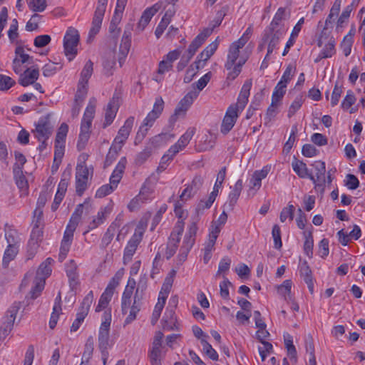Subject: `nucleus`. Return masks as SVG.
I'll return each instance as SVG.
<instances>
[{"label": "nucleus", "instance_id": "obj_4", "mask_svg": "<svg viewBox=\"0 0 365 365\" xmlns=\"http://www.w3.org/2000/svg\"><path fill=\"white\" fill-rule=\"evenodd\" d=\"M80 41V35L77 29L68 27L63 38L64 53L69 61L77 54V46Z\"/></svg>", "mask_w": 365, "mask_h": 365}, {"label": "nucleus", "instance_id": "obj_30", "mask_svg": "<svg viewBox=\"0 0 365 365\" xmlns=\"http://www.w3.org/2000/svg\"><path fill=\"white\" fill-rule=\"evenodd\" d=\"M292 166L294 171L300 178H309L312 182H315V177L309 173L306 163L296 158L292 161Z\"/></svg>", "mask_w": 365, "mask_h": 365}, {"label": "nucleus", "instance_id": "obj_29", "mask_svg": "<svg viewBox=\"0 0 365 365\" xmlns=\"http://www.w3.org/2000/svg\"><path fill=\"white\" fill-rule=\"evenodd\" d=\"M93 63L91 61H88L81 73V78L78 82V89L77 90H82L83 89L85 91L87 92V84L88 82L89 78H91L92 73H93Z\"/></svg>", "mask_w": 365, "mask_h": 365}, {"label": "nucleus", "instance_id": "obj_53", "mask_svg": "<svg viewBox=\"0 0 365 365\" xmlns=\"http://www.w3.org/2000/svg\"><path fill=\"white\" fill-rule=\"evenodd\" d=\"M215 199L216 198L214 197V195H209L207 200H201L196 207L197 214L199 215L202 213L205 210L209 209L215 202Z\"/></svg>", "mask_w": 365, "mask_h": 365}, {"label": "nucleus", "instance_id": "obj_14", "mask_svg": "<svg viewBox=\"0 0 365 365\" xmlns=\"http://www.w3.org/2000/svg\"><path fill=\"white\" fill-rule=\"evenodd\" d=\"M282 31L280 30H270L266 33L262 40L264 43H268L267 46V53L264 58V60H267L268 56L272 53L273 51L276 48L277 46L279 43L280 38L282 37Z\"/></svg>", "mask_w": 365, "mask_h": 365}, {"label": "nucleus", "instance_id": "obj_51", "mask_svg": "<svg viewBox=\"0 0 365 365\" xmlns=\"http://www.w3.org/2000/svg\"><path fill=\"white\" fill-rule=\"evenodd\" d=\"M285 18V9L281 7L279 8L277 13L275 14L271 24H270V30L276 31L277 30V26L280 24L281 21Z\"/></svg>", "mask_w": 365, "mask_h": 365}, {"label": "nucleus", "instance_id": "obj_31", "mask_svg": "<svg viewBox=\"0 0 365 365\" xmlns=\"http://www.w3.org/2000/svg\"><path fill=\"white\" fill-rule=\"evenodd\" d=\"M218 47L217 40L210 43L197 56L195 63L200 64L202 67L205 63L214 54Z\"/></svg>", "mask_w": 365, "mask_h": 365}, {"label": "nucleus", "instance_id": "obj_21", "mask_svg": "<svg viewBox=\"0 0 365 365\" xmlns=\"http://www.w3.org/2000/svg\"><path fill=\"white\" fill-rule=\"evenodd\" d=\"M113 210V205L109 204L103 207H101L97 215L93 217V220L89 223L88 227L89 230L96 229L98 226L103 224Z\"/></svg>", "mask_w": 365, "mask_h": 365}, {"label": "nucleus", "instance_id": "obj_37", "mask_svg": "<svg viewBox=\"0 0 365 365\" xmlns=\"http://www.w3.org/2000/svg\"><path fill=\"white\" fill-rule=\"evenodd\" d=\"M247 59V58L241 57L239 61H237V63L231 66L230 68L227 69L228 71L227 80L233 81L240 75L242 67L246 63Z\"/></svg>", "mask_w": 365, "mask_h": 365}, {"label": "nucleus", "instance_id": "obj_63", "mask_svg": "<svg viewBox=\"0 0 365 365\" xmlns=\"http://www.w3.org/2000/svg\"><path fill=\"white\" fill-rule=\"evenodd\" d=\"M193 245L182 242V245L180 250V253L178 256V264H182L187 259V255Z\"/></svg>", "mask_w": 365, "mask_h": 365}, {"label": "nucleus", "instance_id": "obj_41", "mask_svg": "<svg viewBox=\"0 0 365 365\" xmlns=\"http://www.w3.org/2000/svg\"><path fill=\"white\" fill-rule=\"evenodd\" d=\"M124 274L123 269H120L116 272L115 275L110 280L105 290L113 294L115 289L119 285L121 279Z\"/></svg>", "mask_w": 365, "mask_h": 365}, {"label": "nucleus", "instance_id": "obj_54", "mask_svg": "<svg viewBox=\"0 0 365 365\" xmlns=\"http://www.w3.org/2000/svg\"><path fill=\"white\" fill-rule=\"evenodd\" d=\"M29 9L34 11L41 12L46 7V0H26Z\"/></svg>", "mask_w": 365, "mask_h": 365}, {"label": "nucleus", "instance_id": "obj_27", "mask_svg": "<svg viewBox=\"0 0 365 365\" xmlns=\"http://www.w3.org/2000/svg\"><path fill=\"white\" fill-rule=\"evenodd\" d=\"M118 110V101L114 98L108 103L105 112V120L103 127L105 128L110 125L115 118L117 111Z\"/></svg>", "mask_w": 365, "mask_h": 365}, {"label": "nucleus", "instance_id": "obj_43", "mask_svg": "<svg viewBox=\"0 0 365 365\" xmlns=\"http://www.w3.org/2000/svg\"><path fill=\"white\" fill-rule=\"evenodd\" d=\"M231 262L232 261L230 257H224L219 263L218 269L215 274V277L222 276L224 279V277H226V274L230 268Z\"/></svg>", "mask_w": 365, "mask_h": 365}, {"label": "nucleus", "instance_id": "obj_25", "mask_svg": "<svg viewBox=\"0 0 365 365\" xmlns=\"http://www.w3.org/2000/svg\"><path fill=\"white\" fill-rule=\"evenodd\" d=\"M43 237V225H35L31 233L30 240L28 243L29 250L35 252L39 246V242Z\"/></svg>", "mask_w": 365, "mask_h": 365}, {"label": "nucleus", "instance_id": "obj_2", "mask_svg": "<svg viewBox=\"0 0 365 365\" xmlns=\"http://www.w3.org/2000/svg\"><path fill=\"white\" fill-rule=\"evenodd\" d=\"M95 114V104L90 101L83 114V117L81 124V132L78 137L77 147L79 150L85 148L91 133V127L92 120Z\"/></svg>", "mask_w": 365, "mask_h": 365}, {"label": "nucleus", "instance_id": "obj_55", "mask_svg": "<svg viewBox=\"0 0 365 365\" xmlns=\"http://www.w3.org/2000/svg\"><path fill=\"white\" fill-rule=\"evenodd\" d=\"M342 93L343 86L341 85H339V83L336 82L334 85V88L331 96V105L332 107H334L339 103Z\"/></svg>", "mask_w": 365, "mask_h": 365}, {"label": "nucleus", "instance_id": "obj_15", "mask_svg": "<svg viewBox=\"0 0 365 365\" xmlns=\"http://www.w3.org/2000/svg\"><path fill=\"white\" fill-rule=\"evenodd\" d=\"M269 169L268 166H264L262 170H255L253 173L250 180V193L252 192V195H255L259 190L262 186V180L267 176Z\"/></svg>", "mask_w": 365, "mask_h": 365}, {"label": "nucleus", "instance_id": "obj_18", "mask_svg": "<svg viewBox=\"0 0 365 365\" xmlns=\"http://www.w3.org/2000/svg\"><path fill=\"white\" fill-rule=\"evenodd\" d=\"M164 108V101L161 97L157 98L153 110L148 114L143 120V126L150 128L155 120L160 116Z\"/></svg>", "mask_w": 365, "mask_h": 365}, {"label": "nucleus", "instance_id": "obj_56", "mask_svg": "<svg viewBox=\"0 0 365 365\" xmlns=\"http://www.w3.org/2000/svg\"><path fill=\"white\" fill-rule=\"evenodd\" d=\"M284 344L287 350L288 355L292 358L296 359L297 351L293 344L292 336L287 334L284 336Z\"/></svg>", "mask_w": 365, "mask_h": 365}, {"label": "nucleus", "instance_id": "obj_32", "mask_svg": "<svg viewBox=\"0 0 365 365\" xmlns=\"http://www.w3.org/2000/svg\"><path fill=\"white\" fill-rule=\"evenodd\" d=\"M9 237H10V235H9V237H6L9 242V245L4 252V255L3 257V265L5 267L8 266L10 261L13 260L15 258L19 251V247L17 245V243L14 242V239L11 242Z\"/></svg>", "mask_w": 365, "mask_h": 365}, {"label": "nucleus", "instance_id": "obj_13", "mask_svg": "<svg viewBox=\"0 0 365 365\" xmlns=\"http://www.w3.org/2000/svg\"><path fill=\"white\" fill-rule=\"evenodd\" d=\"M240 113L235 107L230 106L228 108L221 125V132L222 133L227 134L231 130Z\"/></svg>", "mask_w": 365, "mask_h": 365}, {"label": "nucleus", "instance_id": "obj_34", "mask_svg": "<svg viewBox=\"0 0 365 365\" xmlns=\"http://www.w3.org/2000/svg\"><path fill=\"white\" fill-rule=\"evenodd\" d=\"M86 91H85L83 89L77 90L75 95L73 105L71 109V117L73 118H75L78 115L81 105L86 96Z\"/></svg>", "mask_w": 365, "mask_h": 365}, {"label": "nucleus", "instance_id": "obj_9", "mask_svg": "<svg viewBox=\"0 0 365 365\" xmlns=\"http://www.w3.org/2000/svg\"><path fill=\"white\" fill-rule=\"evenodd\" d=\"M35 129L32 130L35 138L38 140L47 141L53 132V125L50 121L49 115L43 116L39 118L35 124Z\"/></svg>", "mask_w": 365, "mask_h": 365}, {"label": "nucleus", "instance_id": "obj_64", "mask_svg": "<svg viewBox=\"0 0 365 365\" xmlns=\"http://www.w3.org/2000/svg\"><path fill=\"white\" fill-rule=\"evenodd\" d=\"M356 102V97L352 91H347L346 95L341 103V108L347 110L351 107Z\"/></svg>", "mask_w": 365, "mask_h": 365}, {"label": "nucleus", "instance_id": "obj_42", "mask_svg": "<svg viewBox=\"0 0 365 365\" xmlns=\"http://www.w3.org/2000/svg\"><path fill=\"white\" fill-rule=\"evenodd\" d=\"M292 282L289 279H287L283 283L277 286V292L279 294L284 297L285 300H292L291 289Z\"/></svg>", "mask_w": 365, "mask_h": 365}, {"label": "nucleus", "instance_id": "obj_11", "mask_svg": "<svg viewBox=\"0 0 365 365\" xmlns=\"http://www.w3.org/2000/svg\"><path fill=\"white\" fill-rule=\"evenodd\" d=\"M111 317L109 315L101 324L98 337V347L100 351H108L110 347V326Z\"/></svg>", "mask_w": 365, "mask_h": 365}, {"label": "nucleus", "instance_id": "obj_23", "mask_svg": "<svg viewBox=\"0 0 365 365\" xmlns=\"http://www.w3.org/2000/svg\"><path fill=\"white\" fill-rule=\"evenodd\" d=\"M361 235V230L360 227L354 225L353 227V230L347 233L344 231V229H341V230L338 231L337 232V237L339 242L343 245L346 246L348 245L350 239H354L355 240H357L360 238Z\"/></svg>", "mask_w": 365, "mask_h": 365}, {"label": "nucleus", "instance_id": "obj_38", "mask_svg": "<svg viewBox=\"0 0 365 365\" xmlns=\"http://www.w3.org/2000/svg\"><path fill=\"white\" fill-rule=\"evenodd\" d=\"M197 217H194L190 222L187 233L185 235L183 242L193 245L195 241V235L197 230Z\"/></svg>", "mask_w": 365, "mask_h": 365}, {"label": "nucleus", "instance_id": "obj_5", "mask_svg": "<svg viewBox=\"0 0 365 365\" xmlns=\"http://www.w3.org/2000/svg\"><path fill=\"white\" fill-rule=\"evenodd\" d=\"M93 168H88L85 163L78 164L76 168V191L81 196L88 188V179L93 176Z\"/></svg>", "mask_w": 365, "mask_h": 365}, {"label": "nucleus", "instance_id": "obj_46", "mask_svg": "<svg viewBox=\"0 0 365 365\" xmlns=\"http://www.w3.org/2000/svg\"><path fill=\"white\" fill-rule=\"evenodd\" d=\"M94 350V339L92 336H89L84 346V351L82 355V358L85 359L86 363H88L91 359Z\"/></svg>", "mask_w": 365, "mask_h": 365}, {"label": "nucleus", "instance_id": "obj_35", "mask_svg": "<svg viewBox=\"0 0 365 365\" xmlns=\"http://www.w3.org/2000/svg\"><path fill=\"white\" fill-rule=\"evenodd\" d=\"M312 226L310 225V229L304 231L303 235L305 239L304 243V251L307 257L309 258L313 256V247H314V239L312 236Z\"/></svg>", "mask_w": 365, "mask_h": 365}, {"label": "nucleus", "instance_id": "obj_22", "mask_svg": "<svg viewBox=\"0 0 365 365\" xmlns=\"http://www.w3.org/2000/svg\"><path fill=\"white\" fill-rule=\"evenodd\" d=\"M312 166L314 167L316 171V178L315 182H313L315 185V187L324 190V184L326 182L325 180V173H326V167L325 163L323 161H315L312 164Z\"/></svg>", "mask_w": 365, "mask_h": 365}, {"label": "nucleus", "instance_id": "obj_40", "mask_svg": "<svg viewBox=\"0 0 365 365\" xmlns=\"http://www.w3.org/2000/svg\"><path fill=\"white\" fill-rule=\"evenodd\" d=\"M14 179L16 180V184L18 187L21 190V196L27 195V189H28V182L26 177L24 175L23 170H21V173L17 174L16 173H13Z\"/></svg>", "mask_w": 365, "mask_h": 365}, {"label": "nucleus", "instance_id": "obj_6", "mask_svg": "<svg viewBox=\"0 0 365 365\" xmlns=\"http://www.w3.org/2000/svg\"><path fill=\"white\" fill-rule=\"evenodd\" d=\"M108 0H98L94 16L92 21L91 28L89 31L88 42H91L96 35L100 31L101 28L103 19L106 9Z\"/></svg>", "mask_w": 365, "mask_h": 365}, {"label": "nucleus", "instance_id": "obj_47", "mask_svg": "<svg viewBox=\"0 0 365 365\" xmlns=\"http://www.w3.org/2000/svg\"><path fill=\"white\" fill-rule=\"evenodd\" d=\"M14 157L16 162L13 165V173H16L17 174L21 173V170H23L24 165L26 163V157L20 152L15 151Z\"/></svg>", "mask_w": 365, "mask_h": 365}, {"label": "nucleus", "instance_id": "obj_57", "mask_svg": "<svg viewBox=\"0 0 365 365\" xmlns=\"http://www.w3.org/2000/svg\"><path fill=\"white\" fill-rule=\"evenodd\" d=\"M68 130V126L66 123H62L58 128V130L57 132L56 136V141L55 144L56 145H63L66 137L67 135V133Z\"/></svg>", "mask_w": 365, "mask_h": 365}, {"label": "nucleus", "instance_id": "obj_28", "mask_svg": "<svg viewBox=\"0 0 365 365\" xmlns=\"http://www.w3.org/2000/svg\"><path fill=\"white\" fill-rule=\"evenodd\" d=\"M251 83H245L242 87L237 98V102L235 104L231 105L230 106L235 107V108H237L239 111L242 112L247 103Z\"/></svg>", "mask_w": 365, "mask_h": 365}, {"label": "nucleus", "instance_id": "obj_39", "mask_svg": "<svg viewBox=\"0 0 365 365\" xmlns=\"http://www.w3.org/2000/svg\"><path fill=\"white\" fill-rule=\"evenodd\" d=\"M19 309V306L14 304L7 311L6 322H5L4 328L5 331H7V329L10 331L12 329Z\"/></svg>", "mask_w": 365, "mask_h": 365}, {"label": "nucleus", "instance_id": "obj_48", "mask_svg": "<svg viewBox=\"0 0 365 365\" xmlns=\"http://www.w3.org/2000/svg\"><path fill=\"white\" fill-rule=\"evenodd\" d=\"M286 88L287 85L282 83V82H279L274 89L272 100L280 103L286 93Z\"/></svg>", "mask_w": 365, "mask_h": 365}, {"label": "nucleus", "instance_id": "obj_7", "mask_svg": "<svg viewBox=\"0 0 365 365\" xmlns=\"http://www.w3.org/2000/svg\"><path fill=\"white\" fill-rule=\"evenodd\" d=\"M198 94L199 93L196 91H192L187 93L178 103L175 109L173 115H171L170 118V120L173 123H175L179 118H184L187 110L192 104L194 100L196 99L198 96Z\"/></svg>", "mask_w": 365, "mask_h": 365}, {"label": "nucleus", "instance_id": "obj_12", "mask_svg": "<svg viewBox=\"0 0 365 365\" xmlns=\"http://www.w3.org/2000/svg\"><path fill=\"white\" fill-rule=\"evenodd\" d=\"M122 215H118L115 220L109 225L101 238L100 244L101 249H106L111 243L116 231L122 225Z\"/></svg>", "mask_w": 365, "mask_h": 365}, {"label": "nucleus", "instance_id": "obj_26", "mask_svg": "<svg viewBox=\"0 0 365 365\" xmlns=\"http://www.w3.org/2000/svg\"><path fill=\"white\" fill-rule=\"evenodd\" d=\"M78 266L76 262L73 259L70 260L66 264V272L68 277L69 285L72 289L76 288L78 285V273L77 272Z\"/></svg>", "mask_w": 365, "mask_h": 365}, {"label": "nucleus", "instance_id": "obj_52", "mask_svg": "<svg viewBox=\"0 0 365 365\" xmlns=\"http://www.w3.org/2000/svg\"><path fill=\"white\" fill-rule=\"evenodd\" d=\"M335 43L334 41L330 39V41L325 45L324 48L319 53L320 58H326L331 57L335 53Z\"/></svg>", "mask_w": 365, "mask_h": 365}, {"label": "nucleus", "instance_id": "obj_17", "mask_svg": "<svg viewBox=\"0 0 365 365\" xmlns=\"http://www.w3.org/2000/svg\"><path fill=\"white\" fill-rule=\"evenodd\" d=\"M242 187L243 182L240 179L235 182L233 187H232V190L228 195L227 201L223 205V209L227 210V211H232L234 209L239 197L240 196Z\"/></svg>", "mask_w": 365, "mask_h": 365}, {"label": "nucleus", "instance_id": "obj_10", "mask_svg": "<svg viewBox=\"0 0 365 365\" xmlns=\"http://www.w3.org/2000/svg\"><path fill=\"white\" fill-rule=\"evenodd\" d=\"M183 230L184 223L182 221H178L170 235L168 243L165 252V257L168 259L171 258L175 254Z\"/></svg>", "mask_w": 365, "mask_h": 365}, {"label": "nucleus", "instance_id": "obj_3", "mask_svg": "<svg viewBox=\"0 0 365 365\" xmlns=\"http://www.w3.org/2000/svg\"><path fill=\"white\" fill-rule=\"evenodd\" d=\"M145 225L143 223H139L135 230V232L131 238L128 242V244L124 250L123 253V263L127 264L131 261L133 256L136 252V250L142 241L143 234L145 230Z\"/></svg>", "mask_w": 365, "mask_h": 365}, {"label": "nucleus", "instance_id": "obj_59", "mask_svg": "<svg viewBox=\"0 0 365 365\" xmlns=\"http://www.w3.org/2000/svg\"><path fill=\"white\" fill-rule=\"evenodd\" d=\"M294 210L295 208L293 205H288L287 207H284L280 212V221L284 222L288 218L292 221L294 218Z\"/></svg>", "mask_w": 365, "mask_h": 365}, {"label": "nucleus", "instance_id": "obj_62", "mask_svg": "<svg viewBox=\"0 0 365 365\" xmlns=\"http://www.w3.org/2000/svg\"><path fill=\"white\" fill-rule=\"evenodd\" d=\"M215 141L214 138L205 135L204 141L198 145V151L202 152L211 150L215 146Z\"/></svg>", "mask_w": 365, "mask_h": 365}, {"label": "nucleus", "instance_id": "obj_60", "mask_svg": "<svg viewBox=\"0 0 365 365\" xmlns=\"http://www.w3.org/2000/svg\"><path fill=\"white\" fill-rule=\"evenodd\" d=\"M200 66H201L200 64L195 63V62L191 64L186 71L184 77V82L186 83H190L192 80L193 77L197 74Z\"/></svg>", "mask_w": 365, "mask_h": 365}, {"label": "nucleus", "instance_id": "obj_24", "mask_svg": "<svg viewBox=\"0 0 365 365\" xmlns=\"http://www.w3.org/2000/svg\"><path fill=\"white\" fill-rule=\"evenodd\" d=\"M39 76V70L36 66L28 68L22 74H21L19 82L26 87L34 83Z\"/></svg>", "mask_w": 365, "mask_h": 365}, {"label": "nucleus", "instance_id": "obj_33", "mask_svg": "<svg viewBox=\"0 0 365 365\" xmlns=\"http://www.w3.org/2000/svg\"><path fill=\"white\" fill-rule=\"evenodd\" d=\"M68 185V180L66 178L61 179L58 184V190L56 192L53 202L51 205L52 210L55 211L58 209L59 205L61 204L65 193L66 192L67 187Z\"/></svg>", "mask_w": 365, "mask_h": 365}, {"label": "nucleus", "instance_id": "obj_58", "mask_svg": "<svg viewBox=\"0 0 365 365\" xmlns=\"http://www.w3.org/2000/svg\"><path fill=\"white\" fill-rule=\"evenodd\" d=\"M93 302V294L92 291H90L88 294L84 297L81 305L78 311H81L85 314L88 313L90 307Z\"/></svg>", "mask_w": 365, "mask_h": 365}, {"label": "nucleus", "instance_id": "obj_49", "mask_svg": "<svg viewBox=\"0 0 365 365\" xmlns=\"http://www.w3.org/2000/svg\"><path fill=\"white\" fill-rule=\"evenodd\" d=\"M201 344L202 345L203 351L206 354V355L213 361L218 360V354L217 351L212 348V346L205 339H201Z\"/></svg>", "mask_w": 365, "mask_h": 365}, {"label": "nucleus", "instance_id": "obj_8", "mask_svg": "<svg viewBox=\"0 0 365 365\" xmlns=\"http://www.w3.org/2000/svg\"><path fill=\"white\" fill-rule=\"evenodd\" d=\"M163 334L160 331H156L153 337L152 346L148 351V357L151 365H161L163 355L162 353V341Z\"/></svg>", "mask_w": 365, "mask_h": 365}, {"label": "nucleus", "instance_id": "obj_19", "mask_svg": "<svg viewBox=\"0 0 365 365\" xmlns=\"http://www.w3.org/2000/svg\"><path fill=\"white\" fill-rule=\"evenodd\" d=\"M131 45V31L125 30L119 48L118 63L120 67L123 66L130 51Z\"/></svg>", "mask_w": 365, "mask_h": 365}, {"label": "nucleus", "instance_id": "obj_16", "mask_svg": "<svg viewBox=\"0 0 365 365\" xmlns=\"http://www.w3.org/2000/svg\"><path fill=\"white\" fill-rule=\"evenodd\" d=\"M245 46V44L239 43V41L237 40L232 43L229 47L228 53L227 56V61L225 63V68L226 69H229L231 66H233L235 63H237V61L242 57L240 56V49Z\"/></svg>", "mask_w": 365, "mask_h": 365}, {"label": "nucleus", "instance_id": "obj_44", "mask_svg": "<svg viewBox=\"0 0 365 365\" xmlns=\"http://www.w3.org/2000/svg\"><path fill=\"white\" fill-rule=\"evenodd\" d=\"M134 117H129L119 129L117 135L128 139L134 124Z\"/></svg>", "mask_w": 365, "mask_h": 365}, {"label": "nucleus", "instance_id": "obj_36", "mask_svg": "<svg viewBox=\"0 0 365 365\" xmlns=\"http://www.w3.org/2000/svg\"><path fill=\"white\" fill-rule=\"evenodd\" d=\"M52 262H53V259L48 257L40 264L36 273L37 279H43L44 281L46 280V278L51 274V268L50 266Z\"/></svg>", "mask_w": 365, "mask_h": 365}, {"label": "nucleus", "instance_id": "obj_61", "mask_svg": "<svg viewBox=\"0 0 365 365\" xmlns=\"http://www.w3.org/2000/svg\"><path fill=\"white\" fill-rule=\"evenodd\" d=\"M45 282L43 279H36L35 282V286L32 288V289L30 292L31 297L34 299L37 298L40 294L41 293L42 290L44 288Z\"/></svg>", "mask_w": 365, "mask_h": 365}, {"label": "nucleus", "instance_id": "obj_45", "mask_svg": "<svg viewBox=\"0 0 365 365\" xmlns=\"http://www.w3.org/2000/svg\"><path fill=\"white\" fill-rule=\"evenodd\" d=\"M195 133V128L193 127L189 128L176 143L178 148H180L181 150L185 148L186 145L189 143Z\"/></svg>", "mask_w": 365, "mask_h": 365}, {"label": "nucleus", "instance_id": "obj_20", "mask_svg": "<svg viewBox=\"0 0 365 365\" xmlns=\"http://www.w3.org/2000/svg\"><path fill=\"white\" fill-rule=\"evenodd\" d=\"M220 232V228L215 227L209 235L208 241L204 248L203 262L205 264H207L212 257V252L215 250V245Z\"/></svg>", "mask_w": 365, "mask_h": 365}, {"label": "nucleus", "instance_id": "obj_1", "mask_svg": "<svg viewBox=\"0 0 365 365\" xmlns=\"http://www.w3.org/2000/svg\"><path fill=\"white\" fill-rule=\"evenodd\" d=\"M135 282L133 279L128 280V285L122 295L121 311L123 314H127L130 309V313L125 320V324H129L136 319L137 314L140 312L142 299L143 297V291L140 292L139 288L136 289L135 293L133 298V290Z\"/></svg>", "mask_w": 365, "mask_h": 365}, {"label": "nucleus", "instance_id": "obj_50", "mask_svg": "<svg viewBox=\"0 0 365 365\" xmlns=\"http://www.w3.org/2000/svg\"><path fill=\"white\" fill-rule=\"evenodd\" d=\"M113 295V294L105 290L100 297L96 312H98L105 309L111 300Z\"/></svg>", "mask_w": 365, "mask_h": 365}]
</instances>
